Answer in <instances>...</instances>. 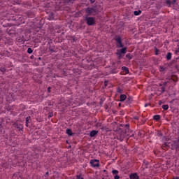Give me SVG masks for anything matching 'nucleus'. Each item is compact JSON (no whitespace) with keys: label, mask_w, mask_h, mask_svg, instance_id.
I'll return each instance as SVG.
<instances>
[{"label":"nucleus","mask_w":179,"mask_h":179,"mask_svg":"<svg viewBox=\"0 0 179 179\" xmlns=\"http://www.w3.org/2000/svg\"><path fill=\"white\" fill-rule=\"evenodd\" d=\"M125 100H127V95L125 94H121L120 95V101H125Z\"/></svg>","instance_id":"obj_15"},{"label":"nucleus","mask_w":179,"mask_h":179,"mask_svg":"<svg viewBox=\"0 0 179 179\" xmlns=\"http://www.w3.org/2000/svg\"><path fill=\"white\" fill-rule=\"evenodd\" d=\"M66 133L67 134V135H69V136H72L75 135V133L72 132V129H67Z\"/></svg>","instance_id":"obj_10"},{"label":"nucleus","mask_w":179,"mask_h":179,"mask_svg":"<svg viewBox=\"0 0 179 179\" xmlns=\"http://www.w3.org/2000/svg\"><path fill=\"white\" fill-rule=\"evenodd\" d=\"M174 99H172L171 101H170V103H171L172 104H173V103H174Z\"/></svg>","instance_id":"obj_49"},{"label":"nucleus","mask_w":179,"mask_h":179,"mask_svg":"<svg viewBox=\"0 0 179 179\" xmlns=\"http://www.w3.org/2000/svg\"><path fill=\"white\" fill-rule=\"evenodd\" d=\"M107 171L106 169L103 170V173H106Z\"/></svg>","instance_id":"obj_57"},{"label":"nucleus","mask_w":179,"mask_h":179,"mask_svg":"<svg viewBox=\"0 0 179 179\" xmlns=\"http://www.w3.org/2000/svg\"><path fill=\"white\" fill-rule=\"evenodd\" d=\"M171 52H168L167 55H166V59L167 61H170V59H171Z\"/></svg>","instance_id":"obj_21"},{"label":"nucleus","mask_w":179,"mask_h":179,"mask_svg":"<svg viewBox=\"0 0 179 179\" xmlns=\"http://www.w3.org/2000/svg\"><path fill=\"white\" fill-rule=\"evenodd\" d=\"M49 50L50 52H55V50H54V49L49 48Z\"/></svg>","instance_id":"obj_35"},{"label":"nucleus","mask_w":179,"mask_h":179,"mask_svg":"<svg viewBox=\"0 0 179 179\" xmlns=\"http://www.w3.org/2000/svg\"><path fill=\"white\" fill-rule=\"evenodd\" d=\"M1 127H2V122H0V129H1Z\"/></svg>","instance_id":"obj_51"},{"label":"nucleus","mask_w":179,"mask_h":179,"mask_svg":"<svg viewBox=\"0 0 179 179\" xmlns=\"http://www.w3.org/2000/svg\"><path fill=\"white\" fill-rule=\"evenodd\" d=\"M161 90H162L161 93H164V92H166V87H162L161 88Z\"/></svg>","instance_id":"obj_32"},{"label":"nucleus","mask_w":179,"mask_h":179,"mask_svg":"<svg viewBox=\"0 0 179 179\" xmlns=\"http://www.w3.org/2000/svg\"><path fill=\"white\" fill-rule=\"evenodd\" d=\"M64 3H73L76 0H62Z\"/></svg>","instance_id":"obj_17"},{"label":"nucleus","mask_w":179,"mask_h":179,"mask_svg":"<svg viewBox=\"0 0 179 179\" xmlns=\"http://www.w3.org/2000/svg\"><path fill=\"white\" fill-rule=\"evenodd\" d=\"M169 80H173V82H178V77H177V76H172L171 78H169Z\"/></svg>","instance_id":"obj_12"},{"label":"nucleus","mask_w":179,"mask_h":179,"mask_svg":"<svg viewBox=\"0 0 179 179\" xmlns=\"http://www.w3.org/2000/svg\"><path fill=\"white\" fill-rule=\"evenodd\" d=\"M175 68H176V69H178V64H176V65H175Z\"/></svg>","instance_id":"obj_46"},{"label":"nucleus","mask_w":179,"mask_h":179,"mask_svg":"<svg viewBox=\"0 0 179 179\" xmlns=\"http://www.w3.org/2000/svg\"><path fill=\"white\" fill-rule=\"evenodd\" d=\"M49 17L51 20H53L54 19V13H50L49 15Z\"/></svg>","instance_id":"obj_25"},{"label":"nucleus","mask_w":179,"mask_h":179,"mask_svg":"<svg viewBox=\"0 0 179 179\" xmlns=\"http://www.w3.org/2000/svg\"><path fill=\"white\" fill-rule=\"evenodd\" d=\"M50 174V173L48 171L45 173V176H48Z\"/></svg>","instance_id":"obj_52"},{"label":"nucleus","mask_w":179,"mask_h":179,"mask_svg":"<svg viewBox=\"0 0 179 179\" xmlns=\"http://www.w3.org/2000/svg\"><path fill=\"white\" fill-rule=\"evenodd\" d=\"M119 107H121V103H119Z\"/></svg>","instance_id":"obj_58"},{"label":"nucleus","mask_w":179,"mask_h":179,"mask_svg":"<svg viewBox=\"0 0 179 179\" xmlns=\"http://www.w3.org/2000/svg\"><path fill=\"white\" fill-rule=\"evenodd\" d=\"M112 174H115L117 176V174H118V171L114 169L112 171Z\"/></svg>","instance_id":"obj_29"},{"label":"nucleus","mask_w":179,"mask_h":179,"mask_svg":"<svg viewBox=\"0 0 179 179\" xmlns=\"http://www.w3.org/2000/svg\"><path fill=\"white\" fill-rule=\"evenodd\" d=\"M134 120H139V117L136 116V117H134Z\"/></svg>","instance_id":"obj_44"},{"label":"nucleus","mask_w":179,"mask_h":179,"mask_svg":"<svg viewBox=\"0 0 179 179\" xmlns=\"http://www.w3.org/2000/svg\"><path fill=\"white\" fill-rule=\"evenodd\" d=\"M114 178H115V179H120V176L115 175V176H114Z\"/></svg>","instance_id":"obj_38"},{"label":"nucleus","mask_w":179,"mask_h":179,"mask_svg":"<svg viewBox=\"0 0 179 179\" xmlns=\"http://www.w3.org/2000/svg\"><path fill=\"white\" fill-rule=\"evenodd\" d=\"M176 2H177V0H173V1H171V4H172V5H176Z\"/></svg>","instance_id":"obj_36"},{"label":"nucleus","mask_w":179,"mask_h":179,"mask_svg":"<svg viewBox=\"0 0 179 179\" xmlns=\"http://www.w3.org/2000/svg\"><path fill=\"white\" fill-rule=\"evenodd\" d=\"M155 55H159V49H157V48H155Z\"/></svg>","instance_id":"obj_31"},{"label":"nucleus","mask_w":179,"mask_h":179,"mask_svg":"<svg viewBox=\"0 0 179 179\" xmlns=\"http://www.w3.org/2000/svg\"><path fill=\"white\" fill-rule=\"evenodd\" d=\"M115 132L119 135L117 136V139L122 142L125 138V135L129 136L131 135V132L132 130L129 129V124H120L119 126L117 127L116 129H115Z\"/></svg>","instance_id":"obj_1"},{"label":"nucleus","mask_w":179,"mask_h":179,"mask_svg":"<svg viewBox=\"0 0 179 179\" xmlns=\"http://www.w3.org/2000/svg\"><path fill=\"white\" fill-rule=\"evenodd\" d=\"M160 118H161L160 115H155L153 116V120H155V121H159Z\"/></svg>","instance_id":"obj_18"},{"label":"nucleus","mask_w":179,"mask_h":179,"mask_svg":"<svg viewBox=\"0 0 179 179\" xmlns=\"http://www.w3.org/2000/svg\"><path fill=\"white\" fill-rule=\"evenodd\" d=\"M84 10L85 12V16H96V15H99V13H100L99 8H97V6L87 7Z\"/></svg>","instance_id":"obj_2"},{"label":"nucleus","mask_w":179,"mask_h":179,"mask_svg":"<svg viewBox=\"0 0 179 179\" xmlns=\"http://www.w3.org/2000/svg\"><path fill=\"white\" fill-rule=\"evenodd\" d=\"M38 59L39 61H41V57H38Z\"/></svg>","instance_id":"obj_55"},{"label":"nucleus","mask_w":179,"mask_h":179,"mask_svg":"<svg viewBox=\"0 0 179 179\" xmlns=\"http://www.w3.org/2000/svg\"><path fill=\"white\" fill-rule=\"evenodd\" d=\"M177 52H179V50H176V54H177Z\"/></svg>","instance_id":"obj_56"},{"label":"nucleus","mask_w":179,"mask_h":179,"mask_svg":"<svg viewBox=\"0 0 179 179\" xmlns=\"http://www.w3.org/2000/svg\"><path fill=\"white\" fill-rule=\"evenodd\" d=\"M53 114L52 113H50L48 115V118H51V117H52Z\"/></svg>","instance_id":"obj_41"},{"label":"nucleus","mask_w":179,"mask_h":179,"mask_svg":"<svg viewBox=\"0 0 179 179\" xmlns=\"http://www.w3.org/2000/svg\"><path fill=\"white\" fill-rule=\"evenodd\" d=\"M76 178H77V179H84L83 177H82V175H81V174L77 175V176H76Z\"/></svg>","instance_id":"obj_30"},{"label":"nucleus","mask_w":179,"mask_h":179,"mask_svg":"<svg viewBox=\"0 0 179 179\" xmlns=\"http://www.w3.org/2000/svg\"><path fill=\"white\" fill-rule=\"evenodd\" d=\"M90 163L92 167H100L99 161L98 159H91Z\"/></svg>","instance_id":"obj_6"},{"label":"nucleus","mask_w":179,"mask_h":179,"mask_svg":"<svg viewBox=\"0 0 179 179\" xmlns=\"http://www.w3.org/2000/svg\"><path fill=\"white\" fill-rule=\"evenodd\" d=\"M130 179H139V176H138V173H134L130 174L129 176Z\"/></svg>","instance_id":"obj_7"},{"label":"nucleus","mask_w":179,"mask_h":179,"mask_svg":"<svg viewBox=\"0 0 179 179\" xmlns=\"http://www.w3.org/2000/svg\"><path fill=\"white\" fill-rule=\"evenodd\" d=\"M173 179H179V177L176 176V177L173 178Z\"/></svg>","instance_id":"obj_53"},{"label":"nucleus","mask_w":179,"mask_h":179,"mask_svg":"<svg viewBox=\"0 0 179 179\" xmlns=\"http://www.w3.org/2000/svg\"><path fill=\"white\" fill-rule=\"evenodd\" d=\"M27 53L28 54H33V49L31 48H29L27 50Z\"/></svg>","instance_id":"obj_26"},{"label":"nucleus","mask_w":179,"mask_h":179,"mask_svg":"<svg viewBox=\"0 0 179 179\" xmlns=\"http://www.w3.org/2000/svg\"><path fill=\"white\" fill-rule=\"evenodd\" d=\"M126 99H127L126 104H131V103H132V101H134V99L132 98V96H129Z\"/></svg>","instance_id":"obj_8"},{"label":"nucleus","mask_w":179,"mask_h":179,"mask_svg":"<svg viewBox=\"0 0 179 179\" xmlns=\"http://www.w3.org/2000/svg\"><path fill=\"white\" fill-rule=\"evenodd\" d=\"M163 110H169V105H163L162 106Z\"/></svg>","instance_id":"obj_27"},{"label":"nucleus","mask_w":179,"mask_h":179,"mask_svg":"<svg viewBox=\"0 0 179 179\" xmlns=\"http://www.w3.org/2000/svg\"><path fill=\"white\" fill-rule=\"evenodd\" d=\"M178 50H179V45H178Z\"/></svg>","instance_id":"obj_60"},{"label":"nucleus","mask_w":179,"mask_h":179,"mask_svg":"<svg viewBox=\"0 0 179 179\" xmlns=\"http://www.w3.org/2000/svg\"><path fill=\"white\" fill-rule=\"evenodd\" d=\"M162 101H159V106L161 105V104H162Z\"/></svg>","instance_id":"obj_50"},{"label":"nucleus","mask_w":179,"mask_h":179,"mask_svg":"<svg viewBox=\"0 0 179 179\" xmlns=\"http://www.w3.org/2000/svg\"><path fill=\"white\" fill-rule=\"evenodd\" d=\"M162 148H169L172 150H174V149H179V140L174 141L172 143H165L162 145Z\"/></svg>","instance_id":"obj_3"},{"label":"nucleus","mask_w":179,"mask_h":179,"mask_svg":"<svg viewBox=\"0 0 179 179\" xmlns=\"http://www.w3.org/2000/svg\"><path fill=\"white\" fill-rule=\"evenodd\" d=\"M84 20L86 22V24L87 26H94L96 24V20L94 17H90V16H85Z\"/></svg>","instance_id":"obj_4"},{"label":"nucleus","mask_w":179,"mask_h":179,"mask_svg":"<svg viewBox=\"0 0 179 179\" xmlns=\"http://www.w3.org/2000/svg\"><path fill=\"white\" fill-rule=\"evenodd\" d=\"M127 179H129V178H127Z\"/></svg>","instance_id":"obj_61"},{"label":"nucleus","mask_w":179,"mask_h":179,"mask_svg":"<svg viewBox=\"0 0 179 179\" xmlns=\"http://www.w3.org/2000/svg\"><path fill=\"white\" fill-rule=\"evenodd\" d=\"M117 93H122V90H121L120 87L117 88Z\"/></svg>","instance_id":"obj_33"},{"label":"nucleus","mask_w":179,"mask_h":179,"mask_svg":"<svg viewBox=\"0 0 179 179\" xmlns=\"http://www.w3.org/2000/svg\"><path fill=\"white\" fill-rule=\"evenodd\" d=\"M48 93H51V87H49L48 88Z\"/></svg>","instance_id":"obj_39"},{"label":"nucleus","mask_w":179,"mask_h":179,"mask_svg":"<svg viewBox=\"0 0 179 179\" xmlns=\"http://www.w3.org/2000/svg\"><path fill=\"white\" fill-rule=\"evenodd\" d=\"M122 38L120 36H115V40L116 41V45L118 48H124V45L122 44Z\"/></svg>","instance_id":"obj_5"},{"label":"nucleus","mask_w":179,"mask_h":179,"mask_svg":"<svg viewBox=\"0 0 179 179\" xmlns=\"http://www.w3.org/2000/svg\"><path fill=\"white\" fill-rule=\"evenodd\" d=\"M0 72H2L3 73H5V72H6V69H5V67H1L0 68Z\"/></svg>","instance_id":"obj_24"},{"label":"nucleus","mask_w":179,"mask_h":179,"mask_svg":"<svg viewBox=\"0 0 179 179\" xmlns=\"http://www.w3.org/2000/svg\"><path fill=\"white\" fill-rule=\"evenodd\" d=\"M91 3H94L96 2V0H90Z\"/></svg>","instance_id":"obj_42"},{"label":"nucleus","mask_w":179,"mask_h":179,"mask_svg":"<svg viewBox=\"0 0 179 179\" xmlns=\"http://www.w3.org/2000/svg\"><path fill=\"white\" fill-rule=\"evenodd\" d=\"M134 136H135V134H131V135L130 136V138H134Z\"/></svg>","instance_id":"obj_48"},{"label":"nucleus","mask_w":179,"mask_h":179,"mask_svg":"<svg viewBox=\"0 0 179 179\" xmlns=\"http://www.w3.org/2000/svg\"><path fill=\"white\" fill-rule=\"evenodd\" d=\"M157 136H163V133H162V131H158Z\"/></svg>","instance_id":"obj_34"},{"label":"nucleus","mask_w":179,"mask_h":179,"mask_svg":"<svg viewBox=\"0 0 179 179\" xmlns=\"http://www.w3.org/2000/svg\"><path fill=\"white\" fill-rule=\"evenodd\" d=\"M167 83H169V82H164V83L162 84V86H166V85H167Z\"/></svg>","instance_id":"obj_40"},{"label":"nucleus","mask_w":179,"mask_h":179,"mask_svg":"<svg viewBox=\"0 0 179 179\" xmlns=\"http://www.w3.org/2000/svg\"><path fill=\"white\" fill-rule=\"evenodd\" d=\"M30 59H34V55H31V56L30 57Z\"/></svg>","instance_id":"obj_45"},{"label":"nucleus","mask_w":179,"mask_h":179,"mask_svg":"<svg viewBox=\"0 0 179 179\" xmlns=\"http://www.w3.org/2000/svg\"><path fill=\"white\" fill-rule=\"evenodd\" d=\"M159 86L162 87V86H163V84L159 83Z\"/></svg>","instance_id":"obj_54"},{"label":"nucleus","mask_w":179,"mask_h":179,"mask_svg":"<svg viewBox=\"0 0 179 179\" xmlns=\"http://www.w3.org/2000/svg\"><path fill=\"white\" fill-rule=\"evenodd\" d=\"M15 127L18 129V131H23V126L22 124H15Z\"/></svg>","instance_id":"obj_14"},{"label":"nucleus","mask_w":179,"mask_h":179,"mask_svg":"<svg viewBox=\"0 0 179 179\" xmlns=\"http://www.w3.org/2000/svg\"><path fill=\"white\" fill-rule=\"evenodd\" d=\"M160 72H164V71H166V69L164 67H163V66H160Z\"/></svg>","instance_id":"obj_28"},{"label":"nucleus","mask_w":179,"mask_h":179,"mask_svg":"<svg viewBox=\"0 0 179 179\" xmlns=\"http://www.w3.org/2000/svg\"><path fill=\"white\" fill-rule=\"evenodd\" d=\"M164 5H166V6H168V8H171V1L170 0H166L164 2Z\"/></svg>","instance_id":"obj_13"},{"label":"nucleus","mask_w":179,"mask_h":179,"mask_svg":"<svg viewBox=\"0 0 179 179\" xmlns=\"http://www.w3.org/2000/svg\"><path fill=\"white\" fill-rule=\"evenodd\" d=\"M119 54H127V48H123L120 50H117V52Z\"/></svg>","instance_id":"obj_9"},{"label":"nucleus","mask_w":179,"mask_h":179,"mask_svg":"<svg viewBox=\"0 0 179 179\" xmlns=\"http://www.w3.org/2000/svg\"><path fill=\"white\" fill-rule=\"evenodd\" d=\"M31 119V117L28 116L26 117V127H29V124H30V120Z\"/></svg>","instance_id":"obj_16"},{"label":"nucleus","mask_w":179,"mask_h":179,"mask_svg":"<svg viewBox=\"0 0 179 179\" xmlns=\"http://www.w3.org/2000/svg\"><path fill=\"white\" fill-rule=\"evenodd\" d=\"M116 55H117L119 59H122V58H124V55L121 53H118V52H116Z\"/></svg>","instance_id":"obj_22"},{"label":"nucleus","mask_w":179,"mask_h":179,"mask_svg":"<svg viewBox=\"0 0 179 179\" xmlns=\"http://www.w3.org/2000/svg\"><path fill=\"white\" fill-rule=\"evenodd\" d=\"M179 58L178 57V58H176V61H177V59H178Z\"/></svg>","instance_id":"obj_59"},{"label":"nucleus","mask_w":179,"mask_h":179,"mask_svg":"<svg viewBox=\"0 0 179 179\" xmlns=\"http://www.w3.org/2000/svg\"><path fill=\"white\" fill-rule=\"evenodd\" d=\"M107 85H108V81H105V82H104V85H105V86H107Z\"/></svg>","instance_id":"obj_43"},{"label":"nucleus","mask_w":179,"mask_h":179,"mask_svg":"<svg viewBox=\"0 0 179 179\" xmlns=\"http://www.w3.org/2000/svg\"><path fill=\"white\" fill-rule=\"evenodd\" d=\"M134 13L135 16H139V15H141V13H142V10H138L137 11H134Z\"/></svg>","instance_id":"obj_20"},{"label":"nucleus","mask_w":179,"mask_h":179,"mask_svg":"<svg viewBox=\"0 0 179 179\" xmlns=\"http://www.w3.org/2000/svg\"><path fill=\"white\" fill-rule=\"evenodd\" d=\"M172 64H177V59H173V60L172 61Z\"/></svg>","instance_id":"obj_37"},{"label":"nucleus","mask_w":179,"mask_h":179,"mask_svg":"<svg viewBox=\"0 0 179 179\" xmlns=\"http://www.w3.org/2000/svg\"><path fill=\"white\" fill-rule=\"evenodd\" d=\"M122 71H124V72H126V73H129V69H128V67L126 66H123L122 67Z\"/></svg>","instance_id":"obj_19"},{"label":"nucleus","mask_w":179,"mask_h":179,"mask_svg":"<svg viewBox=\"0 0 179 179\" xmlns=\"http://www.w3.org/2000/svg\"><path fill=\"white\" fill-rule=\"evenodd\" d=\"M148 106H150V103H145V107H148Z\"/></svg>","instance_id":"obj_47"},{"label":"nucleus","mask_w":179,"mask_h":179,"mask_svg":"<svg viewBox=\"0 0 179 179\" xmlns=\"http://www.w3.org/2000/svg\"><path fill=\"white\" fill-rule=\"evenodd\" d=\"M126 58H127L128 59H132V56L131 53H128L127 55H126Z\"/></svg>","instance_id":"obj_23"},{"label":"nucleus","mask_w":179,"mask_h":179,"mask_svg":"<svg viewBox=\"0 0 179 179\" xmlns=\"http://www.w3.org/2000/svg\"><path fill=\"white\" fill-rule=\"evenodd\" d=\"M98 133H99L98 131L92 130V131L90 133V136H91V138H94V136L95 135H97Z\"/></svg>","instance_id":"obj_11"}]
</instances>
